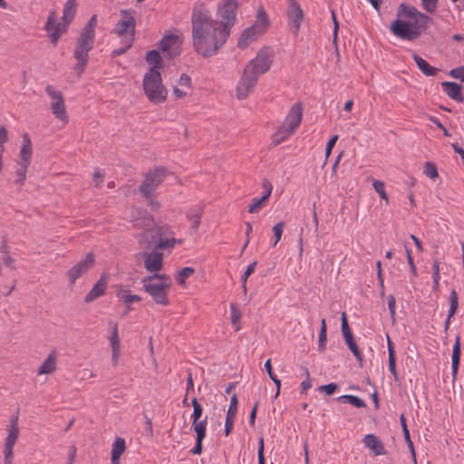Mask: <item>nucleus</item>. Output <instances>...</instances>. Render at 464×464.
<instances>
[{"label": "nucleus", "mask_w": 464, "mask_h": 464, "mask_svg": "<svg viewBox=\"0 0 464 464\" xmlns=\"http://www.w3.org/2000/svg\"><path fill=\"white\" fill-rule=\"evenodd\" d=\"M237 3L225 0L218 7L214 20L203 4H197L191 14L192 42L197 53L204 58L216 55L226 44L236 23Z\"/></svg>", "instance_id": "obj_1"}, {"label": "nucleus", "mask_w": 464, "mask_h": 464, "mask_svg": "<svg viewBox=\"0 0 464 464\" xmlns=\"http://www.w3.org/2000/svg\"><path fill=\"white\" fill-rule=\"evenodd\" d=\"M431 21L428 14L415 6L401 3L397 8V19L391 24L390 30L402 40L414 41L426 31Z\"/></svg>", "instance_id": "obj_2"}, {"label": "nucleus", "mask_w": 464, "mask_h": 464, "mask_svg": "<svg viewBox=\"0 0 464 464\" xmlns=\"http://www.w3.org/2000/svg\"><path fill=\"white\" fill-rule=\"evenodd\" d=\"M97 15L93 14L82 28L80 36L76 40L73 58L77 61L73 70L78 77H81L89 62V53L92 50L95 40V27Z\"/></svg>", "instance_id": "obj_3"}, {"label": "nucleus", "mask_w": 464, "mask_h": 464, "mask_svg": "<svg viewBox=\"0 0 464 464\" xmlns=\"http://www.w3.org/2000/svg\"><path fill=\"white\" fill-rule=\"evenodd\" d=\"M77 4L76 0H67L63 11V20L64 24L56 23L55 13L52 12L48 15L47 22L45 23L44 29L47 31L51 42L53 45L57 44V42L61 35L67 30L68 25L72 22L76 14Z\"/></svg>", "instance_id": "obj_4"}, {"label": "nucleus", "mask_w": 464, "mask_h": 464, "mask_svg": "<svg viewBox=\"0 0 464 464\" xmlns=\"http://www.w3.org/2000/svg\"><path fill=\"white\" fill-rule=\"evenodd\" d=\"M143 89L148 99L154 103L164 102L167 99L168 90L162 83L158 70L150 69L143 78Z\"/></svg>", "instance_id": "obj_5"}, {"label": "nucleus", "mask_w": 464, "mask_h": 464, "mask_svg": "<svg viewBox=\"0 0 464 464\" xmlns=\"http://www.w3.org/2000/svg\"><path fill=\"white\" fill-rule=\"evenodd\" d=\"M269 25L268 16L263 7L257 10L256 19L255 24L245 29L238 41L237 47L239 49L246 48L250 43L256 41L260 35H262Z\"/></svg>", "instance_id": "obj_6"}, {"label": "nucleus", "mask_w": 464, "mask_h": 464, "mask_svg": "<svg viewBox=\"0 0 464 464\" xmlns=\"http://www.w3.org/2000/svg\"><path fill=\"white\" fill-rule=\"evenodd\" d=\"M303 117V108L300 102L295 104L288 114L283 125L278 129L273 137V144L279 145L286 140L300 125Z\"/></svg>", "instance_id": "obj_7"}, {"label": "nucleus", "mask_w": 464, "mask_h": 464, "mask_svg": "<svg viewBox=\"0 0 464 464\" xmlns=\"http://www.w3.org/2000/svg\"><path fill=\"white\" fill-rule=\"evenodd\" d=\"M272 63L271 49L264 47L258 51L256 57L246 65L245 69L258 78L270 69Z\"/></svg>", "instance_id": "obj_8"}, {"label": "nucleus", "mask_w": 464, "mask_h": 464, "mask_svg": "<svg viewBox=\"0 0 464 464\" xmlns=\"http://www.w3.org/2000/svg\"><path fill=\"white\" fill-rule=\"evenodd\" d=\"M166 173L167 169L164 167H156L150 170L139 187L140 193L146 198H150V195L162 183Z\"/></svg>", "instance_id": "obj_9"}, {"label": "nucleus", "mask_w": 464, "mask_h": 464, "mask_svg": "<svg viewBox=\"0 0 464 464\" xmlns=\"http://www.w3.org/2000/svg\"><path fill=\"white\" fill-rule=\"evenodd\" d=\"M133 11L124 9L121 11V20L116 24L113 32L124 39H134L136 21L132 15Z\"/></svg>", "instance_id": "obj_10"}, {"label": "nucleus", "mask_w": 464, "mask_h": 464, "mask_svg": "<svg viewBox=\"0 0 464 464\" xmlns=\"http://www.w3.org/2000/svg\"><path fill=\"white\" fill-rule=\"evenodd\" d=\"M146 280V278L141 279L144 291L150 295L157 304L168 305L169 304L167 293L169 289L168 283H155Z\"/></svg>", "instance_id": "obj_11"}, {"label": "nucleus", "mask_w": 464, "mask_h": 464, "mask_svg": "<svg viewBox=\"0 0 464 464\" xmlns=\"http://www.w3.org/2000/svg\"><path fill=\"white\" fill-rule=\"evenodd\" d=\"M171 240L159 241L153 228L143 231L140 234L139 246L141 249L140 252H150L165 249L171 246Z\"/></svg>", "instance_id": "obj_12"}, {"label": "nucleus", "mask_w": 464, "mask_h": 464, "mask_svg": "<svg viewBox=\"0 0 464 464\" xmlns=\"http://www.w3.org/2000/svg\"><path fill=\"white\" fill-rule=\"evenodd\" d=\"M45 92L49 95V97L53 100L51 103V110L53 114L63 122L67 123L69 121V117L66 112L64 98L63 93L60 91H57L53 88V86L48 84L45 87Z\"/></svg>", "instance_id": "obj_13"}, {"label": "nucleus", "mask_w": 464, "mask_h": 464, "mask_svg": "<svg viewBox=\"0 0 464 464\" xmlns=\"http://www.w3.org/2000/svg\"><path fill=\"white\" fill-rule=\"evenodd\" d=\"M137 260H144V267L150 273L159 272L163 268V254L158 251L138 252L135 255Z\"/></svg>", "instance_id": "obj_14"}, {"label": "nucleus", "mask_w": 464, "mask_h": 464, "mask_svg": "<svg viewBox=\"0 0 464 464\" xmlns=\"http://www.w3.org/2000/svg\"><path fill=\"white\" fill-rule=\"evenodd\" d=\"M95 264V256L92 252H89L85 258L75 264L71 267L66 275L72 285L76 280L81 277L83 274L88 272Z\"/></svg>", "instance_id": "obj_15"}, {"label": "nucleus", "mask_w": 464, "mask_h": 464, "mask_svg": "<svg viewBox=\"0 0 464 464\" xmlns=\"http://www.w3.org/2000/svg\"><path fill=\"white\" fill-rule=\"evenodd\" d=\"M304 17V14L299 3L295 0H289L287 6V19L289 26L294 28V34L295 35L298 34Z\"/></svg>", "instance_id": "obj_16"}, {"label": "nucleus", "mask_w": 464, "mask_h": 464, "mask_svg": "<svg viewBox=\"0 0 464 464\" xmlns=\"http://www.w3.org/2000/svg\"><path fill=\"white\" fill-rule=\"evenodd\" d=\"M181 41L178 35L169 34L164 36L159 44L160 50L163 52L164 56L170 59L175 58L180 54Z\"/></svg>", "instance_id": "obj_17"}, {"label": "nucleus", "mask_w": 464, "mask_h": 464, "mask_svg": "<svg viewBox=\"0 0 464 464\" xmlns=\"http://www.w3.org/2000/svg\"><path fill=\"white\" fill-rule=\"evenodd\" d=\"M257 80V77L244 69V72L237 86V97L239 100L246 98L249 93L253 92Z\"/></svg>", "instance_id": "obj_18"}, {"label": "nucleus", "mask_w": 464, "mask_h": 464, "mask_svg": "<svg viewBox=\"0 0 464 464\" xmlns=\"http://www.w3.org/2000/svg\"><path fill=\"white\" fill-rule=\"evenodd\" d=\"M341 321H342V333H343V338H344V341L348 346V348L351 350V352L353 353V354L354 355V357L356 358V360L362 363V353L358 348V345L354 340V337H353V334L350 329V326H349V324H348V320H347V316H346V314L345 312H343L342 313V317H341Z\"/></svg>", "instance_id": "obj_19"}, {"label": "nucleus", "mask_w": 464, "mask_h": 464, "mask_svg": "<svg viewBox=\"0 0 464 464\" xmlns=\"http://www.w3.org/2000/svg\"><path fill=\"white\" fill-rule=\"evenodd\" d=\"M108 280L106 275H102L100 279L95 283L92 288L84 297L85 303H91L105 294Z\"/></svg>", "instance_id": "obj_20"}, {"label": "nucleus", "mask_w": 464, "mask_h": 464, "mask_svg": "<svg viewBox=\"0 0 464 464\" xmlns=\"http://www.w3.org/2000/svg\"><path fill=\"white\" fill-rule=\"evenodd\" d=\"M116 296L126 306H128V311L131 310L130 304L133 302H139L141 300V297L139 295H131L128 287L122 285H116Z\"/></svg>", "instance_id": "obj_21"}, {"label": "nucleus", "mask_w": 464, "mask_h": 464, "mask_svg": "<svg viewBox=\"0 0 464 464\" xmlns=\"http://www.w3.org/2000/svg\"><path fill=\"white\" fill-rule=\"evenodd\" d=\"M441 87L443 92L452 100L463 102L464 98L462 96L461 91L462 86L453 82H441Z\"/></svg>", "instance_id": "obj_22"}, {"label": "nucleus", "mask_w": 464, "mask_h": 464, "mask_svg": "<svg viewBox=\"0 0 464 464\" xmlns=\"http://www.w3.org/2000/svg\"><path fill=\"white\" fill-rule=\"evenodd\" d=\"M362 441L367 448L374 452L375 455L386 454L382 442L374 434L365 435Z\"/></svg>", "instance_id": "obj_23"}, {"label": "nucleus", "mask_w": 464, "mask_h": 464, "mask_svg": "<svg viewBox=\"0 0 464 464\" xmlns=\"http://www.w3.org/2000/svg\"><path fill=\"white\" fill-rule=\"evenodd\" d=\"M154 233L156 234L157 237L159 238V241H164L166 239L171 240V246H168L167 248H172L174 247L175 244L177 243V240L174 238V232L170 229L169 226L162 225L159 226L156 225L153 227Z\"/></svg>", "instance_id": "obj_24"}, {"label": "nucleus", "mask_w": 464, "mask_h": 464, "mask_svg": "<svg viewBox=\"0 0 464 464\" xmlns=\"http://www.w3.org/2000/svg\"><path fill=\"white\" fill-rule=\"evenodd\" d=\"M24 145L20 151L21 162L20 165H27L29 166L31 163L32 157V143L27 133H24L23 136Z\"/></svg>", "instance_id": "obj_25"}, {"label": "nucleus", "mask_w": 464, "mask_h": 464, "mask_svg": "<svg viewBox=\"0 0 464 464\" xmlns=\"http://www.w3.org/2000/svg\"><path fill=\"white\" fill-rule=\"evenodd\" d=\"M460 355H461L460 337H459V335H458L456 337V341L453 345L452 355H451V368H452L453 378H455L458 373L459 362H460Z\"/></svg>", "instance_id": "obj_26"}, {"label": "nucleus", "mask_w": 464, "mask_h": 464, "mask_svg": "<svg viewBox=\"0 0 464 464\" xmlns=\"http://www.w3.org/2000/svg\"><path fill=\"white\" fill-rule=\"evenodd\" d=\"M125 450H126L125 440L121 437H117L112 444L111 457V464H115L117 459H120L121 456L124 453Z\"/></svg>", "instance_id": "obj_27"}, {"label": "nucleus", "mask_w": 464, "mask_h": 464, "mask_svg": "<svg viewBox=\"0 0 464 464\" xmlns=\"http://www.w3.org/2000/svg\"><path fill=\"white\" fill-rule=\"evenodd\" d=\"M400 423H401V429H402V432H403V436H404L405 441H406V443L408 445V448L411 450V457L413 459L414 464H417L414 445H413L412 440H411L410 431L408 430V426H407V422H406V418H405L403 413L401 414V416H400Z\"/></svg>", "instance_id": "obj_28"}, {"label": "nucleus", "mask_w": 464, "mask_h": 464, "mask_svg": "<svg viewBox=\"0 0 464 464\" xmlns=\"http://www.w3.org/2000/svg\"><path fill=\"white\" fill-rule=\"evenodd\" d=\"M413 60L415 61L418 68L426 76H434L439 72V69L430 66L422 57L418 54H413Z\"/></svg>", "instance_id": "obj_29"}, {"label": "nucleus", "mask_w": 464, "mask_h": 464, "mask_svg": "<svg viewBox=\"0 0 464 464\" xmlns=\"http://www.w3.org/2000/svg\"><path fill=\"white\" fill-rule=\"evenodd\" d=\"M202 215H203V208L199 206L190 209L187 213V218H188L189 221H191V228L193 230H195V231L198 230V228L200 225V220H201Z\"/></svg>", "instance_id": "obj_30"}, {"label": "nucleus", "mask_w": 464, "mask_h": 464, "mask_svg": "<svg viewBox=\"0 0 464 464\" xmlns=\"http://www.w3.org/2000/svg\"><path fill=\"white\" fill-rule=\"evenodd\" d=\"M56 369V360L53 353L49 354L48 357L44 361L42 365L39 367L37 373L40 374H49L55 371Z\"/></svg>", "instance_id": "obj_31"}, {"label": "nucleus", "mask_w": 464, "mask_h": 464, "mask_svg": "<svg viewBox=\"0 0 464 464\" xmlns=\"http://www.w3.org/2000/svg\"><path fill=\"white\" fill-rule=\"evenodd\" d=\"M146 61L148 63L152 65L150 69H155L159 71V69L162 68V59L160 54V52L157 50L149 51L146 53Z\"/></svg>", "instance_id": "obj_32"}, {"label": "nucleus", "mask_w": 464, "mask_h": 464, "mask_svg": "<svg viewBox=\"0 0 464 464\" xmlns=\"http://www.w3.org/2000/svg\"><path fill=\"white\" fill-rule=\"evenodd\" d=\"M337 401L339 402L349 403L356 408L366 407V403L364 402V401L355 395H342L337 398Z\"/></svg>", "instance_id": "obj_33"}, {"label": "nucleus", "mask_w": 464, "mask_h": 464, "mask_svg": "<svg viewBox=\"0 0 464 464\" xmlns=\"http://www.w3.org/2000/svg\"><path fill=\"white\" fill-rule=\"evenodd\" d=\"M17 440H18V438H14L13 436L6 437L5 443V450H4L5 461H7V460L9 462L13 461V449H14V446L16 443Z\"/></svg>", "instance_id": "obj_34"}, {"label": "nucleus", "mask_w": 464, "mask_h": 464, "mask_svg": "<svg viewBox=\"0 0 464 464\" xmlns=\"http://www.w3.org/2000/svg\"><path fill=\"white\" fill-rule=\"evenodd\" d=\"M193 429L196 432V438L205 439L206 437V429H207V418L202 420H193L192 422Z\"/></svg>", "instance_id": "obj_35"}, {"label": "nucleus", "mask_w": 464, "mask_h": 464, "mask_svg": "<svg viewBox=\"0 0 464 464\" xmlns=\"http://www.w3.org/2000/svg\"><path fill=\"white\" fill-rule=\"evenodd\" d=\"M459 307L458 293L452 289L450 294V309L448 313L449 317H453Z\"/></svg>", "instance_id": "obj_36"}, {"label": "nucleus", "mask_w": 464, "mask_h": 464, "mask_svg": "<svg viewBox=\"0 0 464 464\" xmlns=\"http://www.w3.org/2000/svg\"><path fill=\"white\" fill-rule=\"evenodd\" d=\"M195 272L194 268L186 266L183 267L180 271H179L176 280L180 285H184L186 284V279L193 275Z\"/></svg>", "instance_id": "obj_37"}, {"label": "nucleus", "mask_w": 464, "mask_h": 464, "mask_svg": "<svg viewBox=\"0 0 464 464\" xmlns=\"http://www.w3.org/2000/svg\"><path fill=\"white\" fill-rule=\"evenodd\" d=\"M9 437L18 438L19 436V426H18V413L13 415L10 420V428L8 430Z\"/></svg>", "instance_id": "obj_38"}, {"label": "nucleus", "mask_w": 464, "mask_h": 464, "mask_svg": "<svg viewBox=\"0 0 464 464\" xmlns=\"http://www.w3.org/2000/svg\"><path fill=\"white\" fill-rule=\"evenodd\" d=\"M144 278H146V281H152L158 279L160 282V283H168V287L169 288L171 286V279L169 276L165 274H158L157 272H154L152 275L147 276Z\"/></svg>", "instance_id": "obj_39"}, {"label": "nucleus", "mask_w": 464, "mask_h": 464, "mask_svg": "<svg viewBox=\"0 0 464 464\" xmlns=\"http://www.w3.org/2000/svg\"><path fill=\"white\" fill-rule=\"evenodd\" d=\"M374 190L380 195L382 199H384L386 203L389 202L388 195L385 191L384 182L381 180H374L372 183Z\"/></svg>", "instance_id": "obj_40"}, {"label": "nucleus", "mask_w": 464, "mask_h": 464, "mask_svg": "<svg viewBox=\"0 0 464 464\" xmlns=\"http://www.w3.org/2000/svg\"><path fill=\"white\" fill-rule=\"evenodd\" d=\"M191 404L193 406V412H192L191 418L195 421L198 420L202 416L203 408L200 405V403L198 401L196 397L192 398Z\"/></svg>", "instance_id": "obj_41"}, {"label": "nucleus", "mask_w": 464, "mask_h": 464, "mask_svg": "<svg viewBox=\"0 0 464 464\" xmlns=\"http://www.w3.org/2000/svg\"><path fill=\"white\" fill-rule=\"evenodd\" d=\"M111 349H120V339L118 334V324L115 323L110 336Z\"/></svg>", "instance_id": "obj_42"}, {"label": "nucleus", "mask_w": 464, "mask_h": 464, "mask_svg": "<svg viewBox=\"0 0 464 464\" xmlns=\"http://www.w3.org/2000/svg\"><path fill=\"white\" fill-rule=\"evenodd\" d=\"M237 394H233L230 398V405L227 412V417L230 418H236L237 411Z\"/></svg>", "instance_id": "obj_43"}, {"label": "nucleus", "mask_w": 464, "mask_h": 464, "mask_svg": "<svg viewBox=\"0 0 464 464\" xmlns=\"http://www.w3.org/2000/svg\"><path fill=\"white\" fill-rule=\"evenodd\" d=\"M285 226V222L280 221L273 227L274 236L276 237L273 246H276V244L280 241Z\"/></svg>", "instance_id": "obj_44"}, {"label": "nucleus", "mask_w": 464, "mask_h": 464, "mask_svg": "<svg viewBox=\"0 0 464 464\" xmlns=\"http://www.w3.org/2000/svg\"><path fill=\"white\" fill-rule=\"evenodd\" d=\"M424 173L430 179H435L439 176L436 165L430 161L425 163Z\"/></svg>", "instance_id": "obj_45"}, {"label": "nucleus", "mask_w": 464, "mask_h": 464, "mask_svg": "<svg viewBox=\"0 0 464 464\" xmlns=\"http://www.w3.org/2000/svg\"><path fill=\"white\" fill-rule=\"evenodd\" d=\"M256 266V261H254L251 264H249L241 277V280L243 283V288L245 291L246 289V284L247 278L254 273Z\"/></svg>", "instance_id": "obj_46"}, {"label": "nucleus", "mask_w": 464, "mask_h": 464, "mask_svg": "<svg viewBox=\"0 0 464 464\" xmlns=\"http://www.w3.org/2000/svg\"><path fill=\"white\" fill-rule=\"evenodd\" d=\"M264 450H265L264 438L260 437L258 440V450H257L258 464H266V458H265Z\"/></svg>", "instance_id": "obj_47"}, {"label": "nucleus", "mask_w": 464, "mask_h": 464, "mask_svg": "<svg viewBox=\"0 0 464 464\" xmlns=\"http://www.w3.org/2000/svg\"><path fill=\"white\" fill-rule=\"evenodd\" d=\"M28 167L27 165H20V168L16 170L17 179L15 183L20 185L24 184Z\"/></svg>", "instance_id": "obj_48"}, {"label": "nucleus", "mask_w": 464, "mask_h": 464, "mask_svg": "<svg viewBox=\"0 0 464 464\" xmlns=\"http://www.w3.org/2000/svg\"><path fill=\"white\" fill-rule=\"evenodd\" d=\"M423 8L428 13H434L438 6V0H420Z\"/></svg>", "instance_id": "obj_49"}, {"label": "nucleus", "mask_w": 464, "mask_h": 464, "mask_svg": "<svg viewBox=\"0 0 464 464\" xmlns=\"http://www.w3.org/2000/svg\"><path fill=\"white\" fill-rule=\"evenodd\" d=\"M266 201L260 198H253V202L248 206V212L249 213H256L263 206V204Z\"/></svg>", "instance_id": "obj_50"}, {"label": "nucleus", "mask_w": 464, "mask_h": 464, "mask_svg": "<svg viewBox=\"0 0 464 464\" xmlns=\"http://www.w3.org/2000/svg\"><path fill=\"white\" fill-rule=\"evenodd\" d=\"M326 341H327V331L324 329H320L319 338H318V350L320 352H324L325 350Z\"/></svg>", "instance_id": "obj_51"}, {"label": "nucleus", "mask_w": 464, "mask_h": 464, "mask_svg": "<svg viewBox=\"0 0 464 464\" xmlns=\"http://www.w3.org/2000/svg\"><path fill=\"white\" fill-rule=\"evenodd\" d=\"M133 41L134 39H124V45L122 47L115 49L113 51V54L119 56L125 53L127 50H129L131 47Z\"/></svg>", "instance_id": "obj_52"}, {"label": "nucleus", "mask_w": 464, "mask_h": 464, "mask_svg": "<svg viewBox=\"0 0 464 464\" xmlns=\"http://www.w3.org/2000/svg\"><path fill=\"white\" fill-rule=\"evenodd\" d=\"M304 374L306 376V379L304 381H303L300 384L301 386V393H306L307 390L311 388L312 386V383H311V380H310V373H309V371L307 368H304Z\"/></svg>", "instance_id": "obj_53"}, {"label": "nucleus", "mask_w": 464, "mask_h": 464, "mask_svg": "<svg viewBox=\"0 0 464 464\" xmlns=\"http://www.w3.org/2000/svg\"><path fill=\"white\" fill-rule=\"evenodd\" d=\"M449 74L455 79H459L461 82H464V66L451 69Z\"/></svg>", "instance_id": "obj_54"}, {"label": "nucleus", "mask_w": 464, "mask_h": 464, "mask_svg": "<svg viewBox=\"0 0 464 464\" xmlns=\"http://www.w3.org/2000/svg\"><path fill=\"white\" fill-rule=\"evenodd\" d=\"M230 309H231V323H232V324L235 325L239 322L240 317H241V313L237 308L235 304H230Z\"/></svg>", "instance_id": "obj_55"}, {"label": "nucleus", "mask_w": 464, "mask_h": 464, "mask_svg": "<svg viewBox=\"0 0 464 464\" xmlns=\"http://www.w3.org/2000/svg\"><path fill=\"white\" fill-rule=\"evenodd\" d=\"M338 385L334 382H331L329 384L322 385L318 388L320 392H325L327 395H332L337 390Z\"/></svg>", "instance_id": "obj_56"}, {"label": "nucleus", "mask_w": 464, "mask_h": 464, "mask_svg": "<svg viewBox=\"0 0 464 464\" xmlns=\"http://www.w3.org/2000/svg\"><path fill=\"white\" fill-rule=\"evenodd\" d=\"M395 304H396V301H395L394 295H390L388 296V308H389L391 317L393 322L395 321Z\"/></svg>", "instance_id": "obj_57"}, {"label": "nucleus", "mask_w": 464, "mask_h": 464, "mask_svg": "<svg viewBox=\"0 0 464 464\" xmlns=\"http://www.w3.org/2000/svg\"><path fill=\"white\" fill-rule=\"evenodd\" d=\"M338 140V135H334L327 142L325 149V156L326 159L330 156L333 148L334 147L336 141Z\"/></svg>", "instance_id": "obj_58"}, {"label": "nucleus", "mask_w": 464, "mask_h": 464, "mask_svg": "<svg viewBox=\"0 0 464 464\" xmlns=\"http://www.w3.org/2000/svg\"><path fill=\"white\" fill-rule=\"evenodd\" d=\"M388 367L394 379L398 380V374L396 371V357L392 358V356H391V358H389Z\"/></svg>", "instance_id": "obj_59"}, {"label": "nucleus", "mask_w": 464, "mask_h": 464, "mask_svg": "<svg viewBox=\"0 0 464 464\" xmlns=\"http://www.w3.org/2000/svg\"><path fill=\"white\" fill-rule=\"evenodd\" d=\"M235 418L226 417L225 435L227 437L231 434L234 426Z\"/></svg>", "instance_id": "obj_60"}, {"label": "nucleus", "mask_w": 464, "mask_h": 464, "mask_svg": "<svg viewBox=\"0 0 464 464\" xmlns=\"http://www.w3.org/2000/svg\"><path fill=\"white\" fill-rule=\"evenodd\" d=\"M263 187L266 188V191L264 193V195L261 197L265 201L267 200V198L270 197L271 195V192H272V185L271 183L265 179L264 182H263Z\"/></svg>", "instance_id": "obj_61"}, {"label": "nucleus", "mask_w": 464, "mask_h": 464, "mask_svg": "<svg viewBox=\"0 0 464 464\" xmlns=\"http://www.w3.org/2000/svg\"><path fill=\"white\" fill-rule=\"evenodd\" d=\"M204 439H198V438H196V444L195 446L193 447V449L190 450L191 454L193 455H198V454H201L202 452V441H203Z\"/></svg>", "instance_id": "obj_62"}, {"label": "nucleus", "mask_w": 464, "mask_h": 464, "mask_svg": "<svg viewBox=\"0 0 464 464\" xmlns=\"http://www.w3.org/2000/svg\"><path fill=\"white\" fill-rule=\"evenodd\" d=\"M407 261L410 265L411 271L414 276H417V270L411 251L406 247Z\"/></svg>", "instance_id": "obj_63"}, {"label": "nucleus", "mask_w": 464, "mask_h": 464, "mask_svg": "<svg viewBox=\"0 0 464 464\" xmlns=\"http://www.w3.org/2000/svg\"><path fill=\"white\" fill-rule=\"evenodd\" d=\"M258 405H259V402L256 401L255 404H254V407L250 412V416H249V424L253 427L255 426V421H256V411H257V408H258Z\"/></svg>", "instance_id": "obj_64"}]
</instances>
